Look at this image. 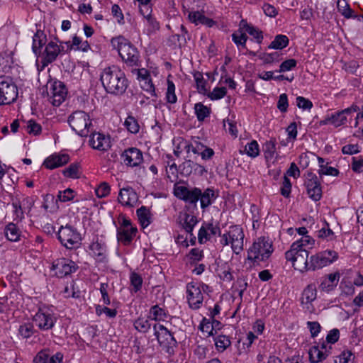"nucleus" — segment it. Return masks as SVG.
I'll list each match as a JSON object with an SVG mask.
<instances>
[{
	"label": "nucleus",
	"instance_id": "nucleus-1",
	"mask_svg": "<svg viewBox=\"0 0 363 363\" xmlns=\"http://www.w3.org/2000/svg\"><path fill=\"white\" fill-rule=\"evenodd\" d=\"M100 79L106 92L111 94L121 95L128 86L124 72L116 66L104 69Z\"/></svg>",
	"mask_w": 363,
	"mask_h": 363
},
{
	"label": "nucleus",
	"instance_id": "nucleus-2",
	"mask_svg": "<svg viewBox=\"0 0 363 363\" xmlns=\"http://www.w3.org/2000/svg\"><path fill=\"white\" fill-rule=\"evenodd\" d=\"M111 45L113 49L117 50L127 66L139 67L140 65L139 51L129 40L122 36L113 38Z\"/></svg>",
	"mask_w": 363,
	"mask_h": 363
},
{
	"label": "nucleus",
	"instance_id": "nucleus-3",
	"mask_svg": "<svg viewBox=\"0 0 363 363\" xmlns=\"http://www.w3.org/2000/svg\"><path fill=\"white\" fill-rule=\"evenodd\" d=\"M220 244L223 246L230 245L233 252L239 255L244 249L245 234L240 225H234L229 227L228 231L220 235Z\"/></svg>",
	"mask_w": 363,
	"mask_h": 363
},
{
	"label": "nucleus",
	"instance_id": "nucleus-4",
	"mask_svg": "<svg viewBox=\"0 0 363 363\" xmlns=\"http://www.w3.org/2000/svg\"><path fill=\"white\" fill-rule=\"evenodd\" d=\"M300 245L292 244L285 252V258L292 263L293 267L301 272L308 271L309 252L306 248H300Z\"/></svg>",
	"mask_w": 363,
	"mask_h": 363
},
{
	"label": "nucleus",
	"instance_id": "nucleus-5",
	"mask_svg": "<svg viewBox=\"0 0 363 363\" xmlns=\"http://www.w3.org/2000/svg\"><path fill=\"white\" fill-rule=\"evenodd\" d=\"M273 252L272 242L269 239L261 237L255 240L247 251V259L254 262L267 259Z\"/></svg>",
	"mask_w": 363,
	"mask_h": 363
},
{
	"label": "nucleus",
	"instance_id": "nucleus-6",
	"mask_svg": "<svg viewBox=\"0 0 363 363\" xmlns=\"http://www.w3.org/2000/svg\"><path fill=\"white\" fill-rule=\"evenodd\" d=\"M152 328L154 335L162 350L169 355L174 354L177 342L173 334L160 323L153 324Z\"/></svg>",
	"mask_w": 363,
	"mask_h": 363
},
{
	"label": "nucleus",
	"instance_id": "nucleus-7",
	"mask_svg": "<svg viewBox=\"0 0 363 363\" xmlns=\"http://www.w3.org/2000/svg\"><path fill=\"white\" fill-rule=\"evenodd\" d=\"M68 123L72 129L82 137L87 136L91 125L89 116L83 111H76L68 117Z\"/></svg>",
	"mask_w": 363,
	"mask_h": 363
},
{
	"label": "nucleus",
	"instance_id": "nucleus-8",
	"mask_svg": "<svg viewBox=\"0 0 363 363\" xmlns=\"http://www.w3.org/2000/svg\"><path fill=\"white\" fill-rule=\"evenodd\" d=\"M206 284L198 282H191L186 285V298L189 306L193 310L199 309L203 302V294L208 289Z\"/></svg>",
	"mask_w": 363,
	"mask_h": 363
},
{
	"label": "nucleus",
	"instance_id": "nucleus-9",
	"mask_svg": "<svg viewBox=\"0 0 363 363\" xmlns=\"http://www.w3.org/2000/svg\"><path fill=\"white\" fill-rule=\"evenodd\" d=\"M18 97V89L12 79L0 76V105L13 103Z\"/></svg>",
	"mask_w": 363,
	"mask_h": 363
},
{
	"label": "nucleus",
	"instance_id": "nucleus-10",
	"mask_svg": "<svg viewBox=\"0 0 363 363\" xmlns=\"http://www.w3.org/2000/svg\"><path fill=\"white\" fill-rule=\"evenodd\" d=\"M358 111L359 107L357 105H352L343 110L326 115L320 123V125H332L337 128L346 124L347 118L352 117V115Z\"/></svg>",
	"mask_w": 363,
	"mask_h": 363
},
{
	"label": "nucleus",
	"instance_id": "nucleus-11",
	"mask_svg": "<svg viewBox=\"0 0 363 363\" xmlns=\"http://www.w3.org/2000/svg\"><path fill=\"white\" fill-rule=\"evenodd\" d=\"M57 238L61 244L67 249H74L80 245V234L76 228L69 225L60 228Z\"/></svg>",
	"mask_w": 363,
	"mask_h": 363
},
{
	"label": "nucleus",
	"instance_id": "nucleus-12",
	"mask_svg": "<svg viewBox=\"0 0 363 363\" xmlns=\"http://www.w3.org/2000/svg\"><path fill=\"white\" fill-rule=\"evenodd\" d=\"M338 258V254L333 250H325L310 257L308 271H315L326 267Z\"/></svg>",
	"mask_w": 363,
	"mask_h": 363
},
{
	"label": "nucleus",
	"instance_id": "nucleus-13",
	"mask_svg": "<svg viewBox=\"0 0 363 363\" xmlns=\"http://www.w3.org/2000/svg\"><path fill=\"white\" fill-rule=\"evenodd\" d=\"M62 44H64L63 42H60V45H58L54 41H50L45 45L44 51L40 55L43 68L55 62L59 55L67 52Z\"/></svg>",
	"mask_w": 363,
	"mask_h": 363
},
{
	"label": "nucleus",
	"instance_id": "nucleus-14",
	"mask_svg": "<svg viewBox=\"0 0 363 363\" xmlns=\"http://www.w3.org/2000/svg\"><path fill=\"white\" fill-rule=\"evenodd\" d=\"M317 298V289L315 284H309L302 291L301 297V305L306 313L313 314L315 308L313 302Z\"/></svg>",
	"mask_w": 363,
	"mask_h": 363
},
{
	"label": "nucleus",
	"instance_id": "nucleus-15",
	"mask_svg": "<svg viewBox=\"0 0 363 363\" xmlns=\"http://www.w3.org/2000/svg\"><path fill=\"white\" fill-rule=\"evenodd\" d=\"M57 320L54 314L48 309L40 308L33 316V322L39 329L48 330L52 329Z\"/></svg>",
	"mask_w": 363,
	"mask_h": 363
},
{
	"label": "nucleus",
	"instance_id": "nucleus-16",
	"mask_svg": "<svg viewBox=\"0 0 363 363\" xmlns=\"http://www.w3.org/2000/svg\"><path fill=\"white\" fill-rule=\"evenodd\" d=\"M77 265L74 262L67 258H59L52 262L51 269L55 276L60 278L68 276L74 272Z\"/></svg>",
	"mask_w": 363,
	"mask_h": 363
},
{
	"label": "nucleus",
	"instance_id": "nucleus-17",
	"mask_svg": "<svg viewBox=\"0 0 363 363\" xmlns=\"http://www.w3.org/2000/svg\"><path fill=\"white\" fill-rule=\"evenodd\" d=\"M308 196L313 201H318L322 197L320 182L317 175L313 172H308L304 182Z\"/></svg>",
	"mask_w": 363,
	"mask_h": 363
},
{
	"label": "nucleus",
	"instance_id": "nucleus-18",
	"mask_svg": "<svg viewBox=\"0 0 363 363\" xmlns=\"http://www.w3.org/2000/svg\"><path fill=\"white\" fill-rule=\"evenodd\" d=\"M174 194L177 198L181 200H184L191 204H195L199 200V196H201V189L196 187L189 189L184 186L175 185Z\"/></svg>",
	"mask_w": 363,
	"mask_h": 363
},
{
	"label": "nucleus",
	"instance_id": "nucleus-19",
	"mask_svg": "<svg viewBox=\"0 0 363 363\" xmlns=\"http://www.w3.org/2000/svg\"><path fill=\"white\" fill-rule=\"evenodd\" d=\"M89 145L93 149L105 152L111 147V138L104 133H94L90 136Z\"/></svg>",
	"mask_w": 363,
	"mask_h": 363
},
{
	"label": "nucleus",
	"instance_id": "nucleus-20",
	"mask_svg": "<svg viewBox=\"0 0 363 363\" xmlns=\"http://www.w3.org/2000/svg\"><path fill=\"white\" fill-rule=\"evenodd\" d=\"M118 201L124 206L133 207L138 201V196L132 187L128 186L120 189Z\"/></svg>",
	"mask_w": 363,
	"mask_h": 363
},
{
	"label": "nucleus",
	"instance_id": "nucleus-21",
	"mask_svg": "<svg viewBox=\"0 0 363 363\" xmlns=\"http://www.w3.org/2000/svg\"><path fill=\"white\" fill-rule=\"evenodd\" d=\"M89 254L98 262H105L107 260V249L104 242L97 238L89 246Z\"/></svg>",
	"mask_w": 363,
	"mask_h": 363
},
{
	"label": "nucleus",
	"instance_id": "nucleus-22",
	"mask_svg": "<svg viewBox=\"0 0 363 363\" xmlns=\"http://www.w3.org/2000/svg\"><path fill=\"white\" fill-rule=\"evenodd\" d=\"M121 157L125 165L132 167L138 166L143 160L142 152L136 147L125 150L121 155Z\"/></svg>",
	"mask_w": 363,
	"mask_h": 363
},
{
	"label": "nucleus",
	"instance_id": "nucleus-23",
	"mask_svg": "<svg viewBox=\"0 0 363 363\" xmlns=\"http://www.w3.org/2000/svg\"><path fill=\"white\" fill-rule=\"evenodd\" d=\"M67 89L61 82H55L50 88V95L52 98V104L60 106L65 99Z\"/></svg>",
	"mask_w": 363,
	"mask_h": 363
},
{
	"label": "nucleus",
	"instance_id": "nucleus-24",
	"mask_svg": "<svg viewBox=\"0 0 363 363\" xmlns=\"http://www.w3.org/2000/svg\"><path fill=\"white\" fill-rule=\"evenodd\" d=\"M189 21L195 26L203 25L208 28L213 27L216 22L204 14L203 11H187Z\"/></svg>",
	"mask_w": 363,
	"mask_h": 363
},
{
	"label": "nucleus",
	"instance_id": "nucleus-25",
	"mask_svg": "<svg viewBox=\"0 0 363 363\" xmlns=\"http://www.w3.org/2000/svg\"><path fill=\"white\" fill-rule=\"evenodd\" d=\"M69 156L67 154H55L45 159L43 165L48 169H53L67 164Z\"/></svg>",
	"mask_w": 363,
	"mask_h": 363
},
{
	"label": "nucleus",
	"instance_id": "nucleus-26",
	"mask_svg": "<svg viewBox=\"0 0 363 363\" xmlns=\"http://www.w3.org/2000/svg\"><path fill=\"white\" fill-rule=\"evenodd\" d=\"M308 354L312 363H318L323 361L329 354L326 344L323 342L320 347L313 346L309 350Z\"/></svg>",
	"mask_w": 363,
	"mask_h": 363
},
{
	"label": "nucleus",
	"instance_id": "nucleus-27",
	"mask_svg": "<svg viewBox=\"0 0 363 363\" xmlns=\"http://www.w3.org/2000/svg\"><path fill=\"white\" fill-rule=\"evenodd\" d=\"M340 274L338 272L331 273L322 278L319 288L321 291L330 292L333 291L337 285Z\"/></svg>",
	"mask_w": 363,
	"mask_h": 363
},
{
	"label": "nucleus",
	"instance_id": "nucleus-28",
	"mask_svg": "<svg viewBox=\"0 0 363 363\" xmlns=\"http://www.w3.org/2000/svg\"><path fill=\"white\" fill-rule=\"evenodd\" d=\"M137 232V228H117V240L123 245H129Z\"/></svg>",
	"mask_w": 363,
	"mask_h": 363
},
{
	"label": "nucleus",
	"instance_id": "nucleus-29",
	"mask_svg": "<svg viewBox=\"0 0 363 363\" xmlns=\"http://www.w3.org/2000/svg\"><path fill=\"white\" fill-rule=\"evenodd\" d=\"M218 196V194L212 188H207L203 193L201 191V196H199L201 208L205 209L208 207Z\"/></svg>",
	"mask_w": 363,
	"mask_h": 363
},
{
	"label": "nucleus",
	"instance_id": "nucleus-30",
	"mask_svg": "<svg viewBox=\"0 0 363 363\" xmlns=\"http://www.w3.org/2000/svg\"><path fill=\"white\" fill-rule=\"evenodd\" d=\"M4 235L6 239L11 242H18L21 240L22 232L13 223H9L5 226Z\"/></svg>",
	"mask_w": 363,
	"mask_h": 363
},
{
	"label": "nucleus",
	"instance_id": "nucleus-31",
	"mask_svg": "<svg viewBox=\"0 0 363 363\" xmlns=\"http://www.w3.org/2000/svg\"><path fill=\"white\" fill-rule=\"evenodd\" d=\"M276 145L277 143L274 138L266 141L263 145V152L267 162L272 161L274 162L277 158Z\"/></svg>",
	"mask_w": 363,
	"mask_h": 363
},
{
	"label": "nucleus",
	"instance_id": "nucleus-32",
	"mask_svg": "<svg viewBox=\"0 0 363 363\" xmlns=\"http://www.w3.org/2000/svg\"><path fill=\"white\" fill-rule=\"evenodd\" d=\"M47 38L43 31L38 30L33 37L32 49L35 55L41 53V48L46 44Z\"/></svg>",
	"mask_w": 363,
	"mask_h": 363
},
{
	"label": "nucleus",
	"instance_id": "nucleus-33",
	"mask_svg": "<svg viewBox=\"0 0 363 363\" xmlns=\"http://www.w3.org/2000/svg\"><path fill=\"white\" fill-rule=\"evenodd\" d=\"M152 9H149V13H140L145 20V26L147 34L155 33L160 29V23L152 15Z\"/></svg>",
	"mask_w": 363,
	"mask_h": 363
},
{
	"label": "nucleus",
	"instance_id": "nucleus-34",
	"mask_svg": "<svg viewBox=\"0 0 363 363\" xmlns=\"http://www.w3.org/2000/svg\"><path fill=\"white\" fill-rule=\"evenodd\" d=\"M214 342L216 350L218 352H223L231 345V341L228 336L225 335H218L214 337Z\"/></svg>",
	"mask_w": 363,
	"mask_h": 363
},
{
	"label": "nucleus",
	"instance_id": "nucleus-35",
	"mask_svg": "<svg viewBox=\"0 0 363 363\" xmlns=\"http://www.w3.org/2000/svg\"><path fill=\"white\" fill-rule=\"evenodd\" d=\"M289 43V38L285 35H277L274 40L268 45V49L282 50L287 47Z\"/></svg>",
	"mask_w": 363,
	"mask_h": 363
},
{
	"label": "nucleus",
	"instance_id": "nucleus-36",
	"mask_svg": "<svg viewBox=\"0 0 363 363\" xmlns=\"http://www.w3.org/2000/svg\"><path fill=\"white\" fill-rule=\"evenodd\" d=\"M166 317L167 313L163 308L158 305H155L150 308L148 318L151 320L161 321L164 320Z\"/></svg>",
	"mask_w": 363,
	"mask_h": 363
},
{
	"label": "nucleus",
	"instance_id": "nucleus-37",
	"mask_svg": "<svg viewBox=\"0 0 363 363\" xmlns=\"http://www.w3.org/2000/svg\"><path fill=\"white\" fill-rule=\"evenodd\" d=\"M194 109L197 120L199 122L203 121L206 118L210 116L211 108L203 105L202 103L195 104Z\"/></svg>",
	"mask_w": 363,
	"mask_h": 363
},
{
	"label": "nucleus",
	"instance_id": "nucleus-38",
	"mask_svg": "<svg viewBox=\"0 0 363 363\" xmlns=\"http://www.w3.org/2000/svg\"><path fill=\"white\" fill-rule=\"evenodd\" d=\"M150 319L145 318H138L134 321L133 325L136 330L140 333H146L153 325Z\"/></svg>",
	"mask_w": 363,
	"mask_h": 363
},
{
	"label": "nucleus",
	"instance_id": "nucleus-39",
	"mask_svg": "<svg viewBox=\"0 0 363 363\" xmlns=\"http://www.w3.org/2000/svg\"><path fill=\"white\" fill-rule=\"evenodd\" d=\"M259 58L265 64H272L279 62L281 60V54L279 52H262L259 55Z\"/></svg>",
	"mask_w": 363,
	"mask_h": 363
},
{
	"label": "nucleus",
	"instance_id": "nucleus-40",
	"mask_svg": "<svg viewBox=\"0 0 363 363\" xmlns=\"http://www.w3.org/2000/svg\"><path fill=\"white\" fill-rule=\"evenodd\" d=\"M137 216L141 225L145 228L150 225V213L149 209L145 206H141L137 210Z\"/></svg>",
	"mask_w": 363,
	"mask_h": 363
},
{
	"label": "nucleus",
	"instance_id": "nucleus-41",
	"mask_svg": "<svg viewBox=\"0 0 363 363\" xmlns=\"http://www.w3.org/2000/svg\"><path fill=\"white\" fill-rule=\"evenodd\" d=\"M206 145L197 140H194L191 143L186 142L184 143V147L187 152L191 151L193 153L199 155L201 152H202L206 148Z\"/></svg>",
	"mask_w": 363,
	"mask_h": 363
},
{
	"label": "nucleus",
	"instance_id": "nucleus-42",
	"mask_svg": "<svg viewBox=\"0 0 363 363\" xmlns=\"http://www.w3.org/2000/svg\"><path fill=\"white\" fill-rule=\"evenodd\" d=\"M130 281L132 287L131 292L137 293L141 289L143 280L140 274L136 272H131L130 274Z\"/></svg>",
	"mask_w": 363,
	"mask_h": 363
},
{
	"label": "nucleus",
	"instance_id": "nucleus-43",
	"mask_svg": "<svg viewBox=\"0 0 363 363\" xmlns=\"http://www.w3.org/2000/svg\"><path fill=\"white\" fill-rule=\"evenodd\" d=\"M194 78L196 84V88L200 94L206 95L207 94V89L206 87V82L203 79V74L200 72H195L194 73Z\"/></svg>",
	"mask_w": 363,
	"mask_h": 363
},
{
	"label": "nucleus",
	"instance_id": "nucleus-44",
	"mask_svg": "<svg viewBox=\"0 0 363 363\" xmlns=\"http://www.w3.org/2000/svg\"><path fill=\"white\" fill-rule=\"evenodd\" d=\"M232 40L238 47L245 48L247 36L243 30H238L232 34Z\"/></svg>",
	"mask_w": 363,
	"mask_h": 363
},
{
	"label": "nucleus",
	"instance_id": "nucleus-45",
	"mask_svg": "<svg viewBox=\"0 0 363 363\" xmlns=\"http://www.w3.org/2000/svg\"><path fill=\"white\" fill-rule=\"evenodd\" d=\"M13 220L21 221L24 218L23 206L20 201H13L12 203Z\"/></svg>",
	"mask_w": 363,
	"mask_h": 363
},
{
	"label": "nucleus",
	"instance_id": "nucleus-46",
	"mask_svg": "<svg viewBox=\"0 0 363 363\" xmlns=\"http://www.w3.org/2000/svg\"><path fill=\"white\" fill-rule=\"evenodd\" d=\"M246 154L252 158L257 157L259 154V147L256 140H252L245 147Z\"/></svg>",
	"mask_w": 363,
	"mask_h": 363
},
{
	"label": "nucleus",
	"instance_id": "nucleus-47",
	"mask_svg": "<svg viewBox=\"0 0 363 363\" xmlns=\"http://www.w3.org/2000/svg\"><path fill=\"white\" fill-rule=\"evenodd\" d=\"M124 125L131 133H137L140 130L139 124L137 120L132 116H128L125 122Z\"/></svg>",
	"mask_w": 363,
	"mask_h": 363
},
{
	"label": "nucleus",
	"instance_id": "nucleus-48",
	"mask_svg": "<svg viewBox=\"0 0 363 363\" xmlns=\"http://www.w3.org/2000/svg\"><path fill=\"white\" fill-rule=\"evenodd\" d=\"M76 196L75 191L68 188L64 191H60L57 194V201L60 202H67L74 199Z\"/></svg>",
	"mask_w": 363,
	"mask_h": 363
},
{
	"label": "nucleus",
	"instance_id": "nucleus-49",
	"mask_svg": "<svg viewBox=\"0 0 363 363\" xmlns=\"http://www.w3.org/2000/svg\"><path fill=\"white\" fill-rule=\"evenodd\" d=\"M65 177L77 179L79 177V165L76 163L71 164L67 168L62 171Z\"/></svg>",
	"mask_w": 363,
	"mask_h": 363
},
{
	"label": "nucleus",
	"instance_id": "nucleus-50",
	"mask_svg": "<svg viewBox=\"0 0 363 363\" xmlns=\"http://www.w3.org/2000/svg\"><path fill=\"white\" fill-rule=\"evenodd\" d=\"M227 94L225 87H215L212 91L208 92L206 95L211 100H219L223 99Z\"/></svg>",
	"mask_w": 363,
	"mask_h": 363
},
{
	"label": "nucleus",
	"instance_id": "nucleus-51",
	"mask_svg": "<svg viewBox=\"0 0 363 363\" xmlns=\"http://www.w3.org/2000/svg\"><path fill=\"white\" fill-rule=\"evenodd\" d=\"M166 99L168 103L175 104L177 98L175 94V86L173 82L167 80V89L166 92Z\"/></svg>",
	"mask_w": 363,
	"mask_h": 363
},
{
	"label": "nucleus",
	"instance_id": "nucleus-52",
	"mask_svg": "<svg viewBox=\"0 0 363 363\" xmlns=\"http://www.w3.org/2000/svg\"><path fill=\"white\" fill-rule=\"evenodd\" d=\"M318 236L320 238L326 239L327 240H332L333 239L334 233L329 228V224L328 223L325 222V226L318 231Z\"/></svg>",
	"mask_w": 363,
	"mask_h": 363
},
{
	"label": "nucleus",
	"instance_id": "nucleus-53",
	"mask_svg": "<svg viewBox=\"0 0 363 363\" xmlns=\"http://www.w3.org/2000/svg\"><path fill=\"white\" fill-rule=\"evenodd\" d=\"M201 331L206 333L208 336L213 335V323L206 318H203L199 326Z\"/></svg>",
	"mask_w": 363,
	"mask_h": 363
},
{
	"label": "nucleus",
	"instance_id": "nucleus-54",
	"mask_svg": "<svg viewBox=\"0 0 363 363\" xmlns=\"http://www.w3.org/2000/svg\"><path fill=\"white\" fill-rule=\"evenodd\" d=\"M196 223L197 220L196 217H194V216L186 215L183 225L185 231L188 233H191Z\"/></svg>",
	"mask_w": 363,
	"mask_h": 363
},
{
	"label": "nucleus",
	"instance_id": "nucleus-55",
	"mask_svg": "<svg viewBox=\"0 0 363 363\" xmlns=\"http://www.w3.org/2000/svg\"><path fill=\"white\" fill-rule=\"evenodd\" d=\"M194 162L191 160H186L180 166L181 174L184 176H189L194 172Z\"/></svg>",
	"mask_w": 363,
	"mask_h": 363
},
{
	"label": "nucleus",
	"instance_id": "nucleus-56",
	"mask_svg": "<svg viewBox=\"0 0 363 363\" xmlns=\"http://www.w3.org/2000/svg\"><path fill=\"white\" fill-rule=\"evenodd\" d=\"M140 84L141 88L144 91L149 93L151 95V96H157L155 86L152 82L151 78L147 79V80H143L142 82H140Z\"/></svg>",
	"mask_w": 363,
	"mask_h": 363
},
{
	"label": "nucleus",
	"instance_id": "nucleus-57",
	"mask_svg": "<svg viewBox=\"0 0 363 363\" xmlns=\"http://www.w3.org/2000/svg\"><path fill=\"white\" fill-rule=\"evenodd\" d=\"M328 163L325 165H321L320 169L318 170V174L321 177L322 175H330V176H337L339 174V170L335 167H329Z\"/></svg>",
	"mask_w": 363,
	"mask_h": 363
},
{
	"label": "nucleus",
	"instance_id": "nucleus-58",
	"mask_svg": "<svg viewBox=\"0 0 363 363\" xmlns=\"http://www.w3.org/2000/svg\"><path fill=\"white\" fill-rule=\"evenodd\" d=\"M111 188L108 183H101L96 189L95 193L97 197L104 198L110 194Z\"/></svg>",
	"mask_w": 363,
	"mask_h": 363
},
{
	"label": "nucleus",
	"instance_id": "nucleus-59",
	"mask_svg": "<svg viewBox=\"0 0 363 363\" xmlns=\"http://www.w3.org/2000/svg\"><path fill=\"white\" fill-rule=\"evenodd\" d=\"M41 125L36 123L33 120H29L27 123L26 130L30 134H33L35 135H38L41 132Z\"/></svg>",
	"mask_w": 363,
	"mask_h": 363
},
{
	"label": "nucleus",
	"instance_id": "nucleus-60",
	"mask_svg": "<svg viewBox=\"0 0 363 363\" xmlns=\"http://www.w3.org/2000/svg\"><path fill=\"white\" fill-rule=\"evenodd\" d=\"M297 65V61L295 59H289L284 61L279 66V72H285L287 71H290L292 69L295 68Z\"/></svg>",
	"mask_w": 363,
	"mask_h": 363
},
{
	"label": "nucleus",
	"instance_id": "nucleus-61",
	"mask_svg": "<svg viewBox=\"0 0 363 363\" xmlns=\"http://www.w3.org/2000/svg\"><path fill=\"white\" fill-rule=\"evenodd\" d=\"M108 288L109 286L107 283H101L100 284L99 290L101 294V301L104 305H110L111 303V299L108 293Z\"/></svg>",
	"mask_w": 363,
	"mask_h": 363
},
{
	"label": "nucleus",
	"instance_id": "nucleus-62",
	"mask_svg": "<svg viewBox=\"0 0 363 363\" xmlns=\"http://www.w3.org/2000/svg\"><path fill=\"white\" fill-rule=\"evenodd\" d=\"M289 103L288 98L286 94H281L279 96V100L277 101V108L281 113H286L288 110Z\"/></svg>",
	"mask_w": 363,
	"mask_h": 363
},
{
	"label": "nucleus",
	"instance_id": "nucleus-63",
	"mask_svg": "<svg viewBox=\"0 0 363 363\" xmlns=\"http://www.w3.org/2000/svg\"><path fill=\"white\" fill-rule=\"evenodd\" d=\"M33 326L30 325V324L25 323L23 325H20L18 328V334L23 338H28L33 335Z\"/></svg>",
	"mask_w": 363,
	"mask_h": 363
},
{
	"label": "nucleus",
	"instance_id": "nucleus-64",
	"mask_svg": "<svg viewBox=\"0 0 363 363\" xmlns=\"http://www.w3.org/2000/svg\"><path fill=\"white\" fill-rule=\"evenodd\" d=\"M50 358L49 350H43L40 351L33 359L34 363H48Z\"/></svg>",
	"mask_w": 363,
	"mask_h": 363
}]
</instances>
